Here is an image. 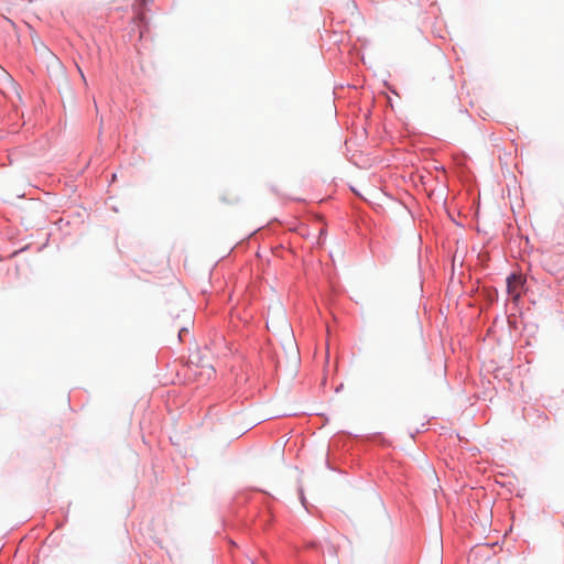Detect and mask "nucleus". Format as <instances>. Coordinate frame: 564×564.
<instances>
[{
  "label": "nucleus",
  "instance_id": "obj_4",
  "mask_svg": "<svg viewBox=\"0 0 564 564\" xmlns=\"http://www.w3.org/2000/svg\"><path fill=\"white\" fill-rule=\"evenodd\" d=\"M78 70H79V74H80V77L83 78V80L86 82V78H85V75H84L83 70L80 68H78Z\"/></svg>",
  "mask_w": 564,
  "mask_h": 564
},
{
  "label": "nucleus",
  "instance_id": "obj_1",
  "mask_svg": "<svg viewBox=\"0 0 564 564\" xmlns=\"http://www.w3.org/2000/svg\"><path fill=\"white\" fill-rule=\"evenodd\" d=\"M523 286V279L521 275L511 274L507 279V290L508 293L513 297V300H518L521 295V290Z\"/></svg>",
  "mask_w": 564,
  "mask_h": 564
},
{
  "label": "nucleus",
  "instance_id": "obj_3",
  "mask_svg": "<svg viewBox=\"0 0 564 564\" xmlns=\"http://www.w3.org/2000/svg\"><path fill=\"white\" fill-rule=\"evenodd\" d=\"M187 332V329L185 327H182L180 328L178 330V339L182 341L183 340V335Z\"/></svg>",
  "mask_w": 564,
  "mask_h": 564
},
{
  "label": "nucleus",
  "instance_id": "obj_2",
  "mask_svg": "<svg viewBox=\"0 0 564 564\" xmlns=\"http://www.w3.org/2000/svg\"><path fill=\"white\" fill-rule=\"evenodd\" d=\"M194 373L203 378V380H209L215 375V369L212 365H202L198 370H194Z\"/></svg>",
  "mask_w": 564,
  "mask_h": 564
},
{
  "label": "nucleus",
  "instance_id": "obj_5",
  "mask_svg": "<svg viewBox=\"0 0 564 564\" xmlns=\"http://www.w3.org/2000/svg\"><path fill=\"white\" fill-rule=\"evenodd\" d=\"M223 200L227 202V203H231L232 200H227L226 197H223Z\"/></svg>",
  "mask_w": 564,
  "mask_h": 564
}]
</instances>
